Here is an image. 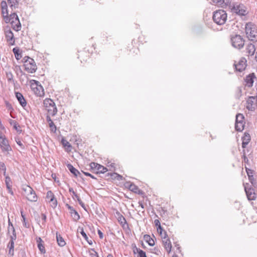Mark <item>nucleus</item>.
Instances as JSON below:
<instances>
[{"mask_svg":"<svg viewBox=\"0 0 257 257\" xmlns=\"http://www.w3.org/2000/svg\"><path fill=\"white\" fill-rule=\"evenodd\" d=\"M163 243L164 244V247L168 251V253H170L171 251L172 248V244L171 241L169 238H166V239H163Z\"/></svg>","mask_w":257,"mask_h":257,"instance_id":"obj_19","label":"nucleus"},{"mask_svg":"<svg viewBox=\"0 0 257 257\" xmlns=\"http://www.w3.org/2000/svg\"><path fill=\"white\" fill-rule=\"evenodd\" d=\"M33 92L35 93V94L39 97H43L44 96L45 93H44V90L42 86V85L40 84V83L35 80L33 79Z\"/></svg>","mask_w":257,"mask_h":257,"instance_id":"obj_7","label":"nucleus"},{"mask_svg":"<svg viewBox=\"0 0 257 257\" xmlns=\"http://www.w3.org/2000/svg\"><path fill=\"white\" fill-rule=\"evenodd\" d=\"M157 231L160 233V235L161 236H163V232H164L165 230L163 229L161 226L157 227Z\"/></svg>","mask_w":257,"mask_h":257,"instance_id":"obj_50","label":"nucleus"},{"mask_svg":"<svg viewBox=\"0 0 257 257\" xmlns=\"http://www.w3.org/2000/svg\"><path fill=\"white\" fill-rule=\"evenodd\" d=\"M244 116L242 114L238 113L236 115L235 128L237 131L241 132L244 129Z\"/></svg>","mask_w":257,"mask_h":257,"instance_id":"obj_8","label":"nucleus"},{"mask_svg":"<svg viewBox=\"0 0 257 257\" xmlns=\"http://www.w3.org/2000/svg\"><path fill=\"white\" fill-rule=\"evenodd\" d=\"M11 180H10V178L9 177H6V180H5V182H6V185H7V188H8V190H9V192L10 193H11L12 195L13 194V192L12 190V188H11V186L9 184V182H10Z\"/></svg>","mask_w":257,"mask_h":257,"instance_id":"obj_34","label":"nucleus"},{"mask_svg":"<svg viewBox=\"0 0 257 257\" xmlns=\"http://www.w3.org/2000/svg\"><path fill=\"white\" fill-rule=\"evenodd\" d=\"M70 213L74 220L77 221L80 218L79 214L74 209L73 210H71Z\"/></svg>","mask_w":257,"mask_h":257,"instance_id":"obj_33","label":"nucleus"},{"mask_svg":"<svg viewBox=\"0 0 257 257\" xmlns=\"http://www.w3.org/2000/svg\"><path fill=\"white\" fill-rule=\"evenodd\" d=\"M10 123L11 125H13L14 128L19 132L18 127H20L18 123L15 120L10 119L9 120Z\"/></svg>","mask_w":257,"mask_h":257,"instance_id":"obj_36","label":"nucleus"},{"mask_svg":"<svg viewBox=\"0 0 257 257\" xmlns=\"http://www.w3.org/2000/svg\"><path fill=\"white\" fill-rule=\"evenodd\" d=\"M213 21L218 25H222L225 24L227 20V14L223 10H219L215 11L213 15Z\"/></svg>","mask_w":257,"mask_h":257,"instance_id":"obj_2","label":"nucleus"},{"mask_svg":"<svg viewBox=\"0 0 257 257\" xmlns=\"http://www.w3.org/2000/svg\"><path fill=\"white\" fill-rule=\"evenodd\" d=\"M56 239L58 244L60 246H64L66 244V242L64 238L61 236L60 234L56 233Z\"/></svg>","mask_w":257,"mask_h":257,"instance_id":"obj_28","label":"nucleus"},{"mask_svg":"<svg viewBox=\"0 0 257 257\" xmlns=\"http://www.w3.org/2000/svg\"><path fill=\"white\" fill-rule=\"evenodd\" d=\"M24 192L23 195L26 196V198L30 200V201H32V200H31L29 197L28 196L29 194H32V188H31L30 186H28L26 187V188H24Z\"/></svg>","mask_w":257,"mask_h":257,"instance_id":"obj_21","label":"nucleus"},{"mask_svg":"<svg viewBox=\"0 0 257 257\" xmlns=\"http://www.w3.org/2000/svg\"><path fill=\"white\" fill-rule=\"evenodd\" d=\"M8 230H9V232H10V230H12V231L13 232V235L11 236V240H13V241H14V240H15L16 239L17 236H16V234L15 233V230L14 227L12 224H11V227H9Z\"/></svg>","mask_w":257,"mask_h":257,"instance_id":"obj_31","label":"nucleus"},{"mask_svg":"<svg viewBox=\"0 0 257 257\" xmlns=\"http://www.w3.org/2000/svg\"><path fill=\"white\" fill-rule=\"evenodd\" d=\"M83 174L85 175V176H89L91 178H92V179H96V178L93 176L92 175H91V174H90L89 173H88V172H83Z\"/></svg>","mask_w":257,"mask_h":257,"instance_id":"obj_56","label":"nucleus"},{"mask_svg":"<svg viewBox=\"0 0 257 257\" xmlns=\"http://www.w3.org/2000/svg\"><path fill=\"white\" fill-rule=\"evenodd\" d=\"M49 202L51 203V206L53 208H55L57 205V201L56 198L54 197V198H51Z\"/></svg>","mask_w":257,"mask_h":257,"instance_id":"obj_37","label":"nucleus"},{"mask_svg":"<svg viewBox=\"0 0 257 257\" xmlns=\"http://www.w3.org/2000/svg\"><path fill=\"white\" fill-rule=\"evenodd\" d=\"M19 1V0H8V3L9 7L13 10L18 8Z\"/></svg>","mask_w":257,"mask_h":257,"instance_id":"obj_24","label":"nucleus"},{"mask_svg":"<svg viewBox=\"0 0 257 257\" xmlns=\"http://www.w3.org/2000/svg\"><path fill=\"white\" fill-rule=\"evenodd\" d=\"M43 103L50 115L53 116L57 113V109L53 100L50 98H46Z\"/></svg>","mask_w":257,"mask_h":257,"instance_id":"obj_3","label":"nucleus"},{"mask_svg":"<svg viewBox=\"0 0 257 257\" xmlns=\"http://www.w3.org/2000/svg\"><path fill=\"white\" fill-rule=\"evenodd\" d=\"M8 247L9 248H14V241H13V240H10L9 244L8 245Z\"/></svg>","mask_w":257,"mask_h":257,"instance_id":"obj_52","label":"nucleus"},{"mask_svg":"<svg viewBox=\"0 0 257 257\" xmlns=\"http://www.w3.org/2000/svg\"><path fill=\"white\" fill-rule=\"evenodd\" d=\"M36 241L37 243V246L40 251L41 253L44 254L46 253V250L44 246V242L40 237L36 238Z\"/></svg>","mask_w":257,"mask_h":257,"instance_id":"obj_16","label":"nucleus"},{"mask_svg":"<svg viewBox=\"0 0 257 257\" xmlns=\"http://www.w3.org/2000/svg\"><path fill=\"white\" fill-rule=\"evenodd\" d=\"M136 250L138 253V257H147L146 252L143 250L136 247L135 250H134L135 253H136Z\"/></svg>","mask_w":257,"mask_h":257,"instance_id":"obj_32","label":"nucleus"},{"mask_svg":"<svg viewBox=\"0 0 257 257\" xmlns=\"http://www.w3.org/2000/svg\"><path fill=\"white\" fill-rule=\"evenodd\" d=\"M255 77L254 75L252 74L251 75H249L246 76L245 82V86L250 87L252 86L253 83V78Z\"/></svg>","mask_w":257,"mask_h":257,"instance_id":"obj_18","label":"nucleus"},{"mask_svg":"<svg viewBox=\"0 0 257 257\" xmlns=\"http://www.w3.org/2000/svg\"><path fill=\"white\" fill-rule=\"evenodd\" d=\"M13 52L15 54L16 59L19 60L22 57V54L20 52L19 48H18V47L14 48L13 49Z\"/></svg>","mask_w":257,"mask_h":257,"instance_id":"obj_29","label":"nucleus"},{"mask_svg":"<svg viewBox=\"0 0 257 257\" xmlns=\"http://www.w3.org/2000/svg\"><path fill=\"white\" fill-rule=\"evenodd\" d=\"M214 3L222 6V0H212Z\"/></svg>","mask_w":257,"mask_h":257,"instance_id":"obj_55","label":"nucleus"},{"mask_svg":"<svg viewBox=\"0 0 257 257\" xmlns=\"http://www.w3.org/2000/svg\"><path fill=\"white\" fill-rule=\"evenodd\" d=\"M80 233L82 235V236L84 238V239L86 240H87V239H88V237H87L86 233L84 231L83 228H81V231H80Z\"/></svg>","mask_w":257,"mask_h":257,"instance_id":"obj_49","label":"nucleus"},{"mask_svg":"<svg viewBox=\"0 0 257 257\" xmlns=\"http://www.w3.org/2000/svg\"><path fill=\"white\" fill-rule=\"evenodd\" d=\"M26 77V78L27 79V80L28 81H29V85H30V88L32 89V80L31 79H30V78H29V76L28 75L26 74H23Z\"/></svg>","mask_w":257,"mask_h":257,"instance_id":"obj_47","label":"nucleus"},{"mask_svg":"<svg viewBox=\"0 0 257 257\" xmlns=\"http://www.w3.org/2000/svg\"><path fill=\"white\" fill-rule=\"evenodd\" d=\"M3 17L6 23H10L11 24L10 17L9 15H5Z\"/></svg>","mask_w":257,"mask_h":257,"instance_id":"obj_51","label":"nucleus"},{"mask_svg":"<svg viewBox=\"0 0 257 257\" xmlns=\"http://www.w3.org/2000/svg\"><path fill=\"white\" fill-rule=\"evenodd\" d=\"M62 143L63 145L65 147H67L68 148L71 147V146L70 144V143L66 140L62 139Z\"/></svg>","mask_w":257,"mask_h":257,"instance_id":"obj_46","label":"nucleus"},{"mask_svg":"<svg viewBox=\"0 0 257 257\" xmlns=\"http://www.w3.org/2000/svg\"><path fill=\"white\" fill-rule=\"evenodd\" d=\"M245 169L249 182L251 183L252 186H253L254 187H256L257 186V182L253 177L252 171L251 170L247 169V168H245Z\"/></svg>","mask_w":257,"mask_h":257,"instance_id":"obj_15","label":"nucleus"},{"mask_svg":"<svg viewBox=\"0 0 257 257\" xmlns=\"http://www.w3.org/2000/svg\"><path fill=\"white\" fill-rule=\"evenodd\" d=\"M16 97L17 98L18 100L19 101L20 104L24 108H25V107L27 105V102L24 98L23 95L22 94V93L17 92H15Z\"/></svg>","mask_w":257,"mask_h":257,"instance_id":"obj_17","label":"nucleus"},{"mask_svg":"<svg viewBox=\"0 0 257 257\" xmlns=\"http://www.w3.org/2000/svg\"><path fill=\"white\" fill-rule=\"evenodd\" d=\"M98 165L96 163L92 162L90 164V167L92 170L96 171Z\"/></svg>","mask_w":257,"mask_h":257,"instance_id":"obj_43","label":"nucleus"},{"mask_svg":"<svg viewBox=\"0 0 257 257\" xmlns=\"http://www.w3.org/2000/svg\"><path fill=\"white\" fill-rule=\"evenodd\" d=\"M2 14L3 16L9 15L8 9H6L5 10L2 9Z\"/></svg>","mask_w":257,"mask_h":257,"instance_id":"obj_54","label":"nucleus"},{"mask_svg":"<svg viewBox=\"0 0 257 257\" xmlns=\"http://www.w3.org/2000/svg\"><path fill=\"white\" fill-rule=\"evenodd\" d=\"M98 234L100 238H101V239L103 238V233L100 230H98Z\"/></svg>","mask_w":257,"mask_h":257,"instance_id":"obj_60","label":"nucleus"},{"mask_svg":"<svg viewBox=\"0 0 257 257\" xmlns=\"http://www.w3.org/2000/svg\"><path fill=\"white\" fill-rule=\"evenodd\" d=\"M0 147L3 153L6 155L9 154V152L12 151L11 146L9 145L8 140L4 139L0 141Z\"/></svg>","mask_w":257,"mask_h":257,"instance_id":"obj_11","label":"nucleus"},{"mask_svg":"<svg viewBox=\"0 0 257 257\" xmlns=\"http://www.w3.org/2000/svg\"><path fill=\"white\" fill-rule=\"evenodd\" d=\"M38 197L35 194V192L33 191V202H36L37 201Z\"/></svg>","mask_w":257,"mask_h":257,"instance_id":"obj_61","label":"nucleus"},{"mask_svg":"<svg viewBox=\"0 0 257 257\" xmlns=\"http://www.w3.org/2000/svg\"><path fill=\"white\" fill-rule=\"evenodd\" d=\"M243 161L245 163H247L248 161V159L245 155L244 150H243Z\"/></svg>","mask_w":257,"mask_h":257,"instance_id":"obj_59","label":"nucleus"},{"mask_svg":"<svg viewBox=\"0 0 257 257\" xmlns=\"http://www.w3.org/2000/svg\"><path fill=\"white\" fill-rule=\"evenodd\" d=\"M128 188L131 191L135 193H138L139 192H140V189L138 188V187L133 183L130 184Z\"/></svg>","mask_w":257,"mask_h":257,"instance_id":"obj_35","label":"nucleus"},{"mask_svg":"<svg viewBox=\"0 0 257 257\" xmlns=\"http://www.w3.org/2000/svg\"><path fill=\"white\" fill-rule=\"evenodd\" d=\"M175 247H177V249L178 250V252H181V249H180V247L179 246V245L177 243H175Z\"/></svg>","mask_w":257,"mask_h":257,"instance_id":"obj_64","label":"nucleus"},{"mask_svg":"<svg viewBox=\"0 0 257 257\" xmlns=\"http://www.w3.org/2000/svg\"><path fill=\"white\" fill-rule=\"evenodd\" d=\"M75 198L77 199V200L78 201L79 204H80V205L83 208H84L85 210H86V207H85V205L84 204V203L82 201V200H81V199L80 198L79 196L78 195L76 196V197H75Z\"/></svg>","mask_w":257,"mask_h":257,"instance_id":"obj_41","label":"nucleus"},{"mask_svg":"<svg viewBox=\"0 0 257 257\" xmlns=\"http://www.w3.org/2000/svg\"><path fill=\"white\" fill-rule=\"evenodd\" d=\"M0 169L4 172V174L5 175L6 172V167L5 164L3 162H0Z\"/></svg>","mask_w":257,"mask_h":257,"instance_id":"obj_44","label":"nucleus"},{"mask_svg":"<svg viewBox=\"0 0 257 257\" xmlns=\"http://www.w3.org/2000/svg\"><path fill=\"white\" fill-rule=\"evenodd\" d=\"M54 195L51 191H49L47 193L46 198L49 200L51 199V198H54Z\"/></svg>","mask_w":257,"mask_h":257,"instance_id":"obj_42","label":"nucleus"},{"mask_svg":"<svg viewBox=\"0 0 257 257\" xmlns=\"http://www.w3.org/2000/svg\"><path fill=\"white\" fill-rule=\"evenodd\" d=\"M7 77L9 82H12L14 84L15 83V80L13 79V75L11 72L7 73Z\"/></svg>","mask_w":257,"mask_h":257,"instance_id":"obj_38","label":"nucleus"},{"mask_svg":"<svg viewBox=\"0 0 257 257\" xmlns=\"http://www.w3.org/2000/svg\"><path fill=\"white\" fill-rule=\"evenodd\" d=\"M257 107V97L250 96L246 101V108L250 111H253Z\"/></svg>","mask_w":257,"mask_h":257,"instance_id":"obj_9","label":"nucleus"},{"mask_svg":"<svg viewBox=\"0 0 257 257\" xmlns=\"http://www.w3.org/2000/svg\"><path fill=\"white\" fill-rule=\"evenodd\" d=\"M69 191L70 193H72V195L74 196V197H76V196H77L78 195L75 192V191H74L73 189L72 188H69Z\"/></svg>","mask_w":257,"mask_h":257,"instance_id":"obj_53","label":"nucleus"},{"mask_svg":"<svg viewBox=\"0 0 257 257\" xmlns=\"http://www.w3.org/2000/svg\"><path fill=\"white\" fill-rule=\"evenodd\" d=\"M161 237L163 238V239H166V238H168V235L166 231L163 232V236H161Z\"/></svg>","mask_w":257,"mask_h":257,"instance_id":"obj_58","label":"nucleus"},{"mask_svg":"<svg viewBox=\"0 0 257 257\" xmlns=\"http://www.w3.org/2000/svg\"><path fill=\"white\" fill-rule=\"evenodd\" d=\"M89 255L91 257H99L98 253L94 248H91L89 250Z\"/></svg>","mask_w":257,"mask_h":257,"instance_id":"obj_40","label":"nucleus"},{"mask_svg":"<svg viewBox=\"0 0 257 257\" xmlns=\"http://www.w3.org/2000/svg\"><path fill=\"white\" fill-rule=\"evenodd\" d=\"M23 62L24 63L23 67L24 70L27 71L28 73H32V58L25 56L23 59Z\"/></svg>","mask_w":257,"mask_h":257,"instance_id":"obj_10","label":"nucleus"},{"mask_svg":"<svg viewBox=\"0 0 257 257\" xmlns=\"http://www.w3.org/2000/svg\"><path fill=\"white\" fill-rule=\"evenodd\" d=\"M21 214H22V218L23 219V220H24V223H23V224L24 225L27 227V228H28L29 227V224H28L26 222V218L25 217V216L23 214V212H21Z\"/></svg>","mask_w":257,"mask_h":257,"instance_id":"obj_45","label":"nucleus"},{"mask_svg":"<svg viewBox=\"0 0 257 257\" xmlns=\"http://www.w3.org/2000/svg\"><path fill=\"white\" fill-rule=\"evenodd\" d=\"M232 46L238 49L242 48L244 45V41L241 36L235 35L231 38Z\"/></svg>","mask_w":257,"mask_h":257,"instance_id":"obj_5","label":"nucleus"},{"mask_svg":"<svg viewBox=\"0 0 257 257\" xmlns=\"http://www.w3.org/2000/svg\"><path fill=\"white\" fill-rule=\"evenodd\" d=\"M144 238L145 241L148 243L150 246H153L155 245L154 240L148 234H145L144 236Z\"/></svg>","mask_w":257,"mask_h":257,"instance_id":"obj_26","label":"nucleus"},{"mask_svg":"<svg viewBox=\"0 0 257 257\" xmlns=\"http://www.w3.org/2000/svg\"><path fill=\"white\" fill-rule=\"evenodd\" d=\"M246 50V52L248 53L249 55L252 56L255 51V46L253 44L250 43L247 45Z\"/></svg>","mask_w":257,"mask_h":257,"instance_id":"obj_23","label":"nucleus"},{"mask_svg":"<svg viewBox=\"0 0 257 257\" xmlns=\"http://www.w3.org/2000/svg\"><path fill=\"white\" fill-rule=\"evenodd\" d=\"M46 120L48 122L49 127L51 128V131H53V132H55L56 131V126L53 123V121L52 120V119L49 115H47Z\"/></svg>","mask_w":257,"mask_h":257,"instance_id":"obj_27","label":"nucleus"},{"mask_svg":"<svg viewBox=\"0 0 257 257\" xmlns=\"http://www.w3.org/2000/svg\"><path fill=\"white\" fill-rule=\"evenodd\" d=\"M41 217L42 220L43 221V222H45L46 220V216L45 214L42 213L41 214Z\"/></svg>","mask_w":257,"mask_h":257,"instance_id":"obj_62","label":"nucleus"},{"mask_svg":"<svg viewBox=\"0 0 257 257\" xmlns=\"http://www.w3.org/2000/svg\"><path fill=\"white\" fill-rule=\"evenodd\" d=\"M10 17L11 24L12 28L16 31L20 30L21 28V24L16 13H12L11 14H10Z\"/></svg>","mask_w":257,"mask_h":257,"instance_id":"obj_6","label":"nucleus"},{"mask_svg":"<svg viewBox=\"0 0 257 257\" xmlns=\"http://www.w3.org/2000/svg\"><path fill=\"white\" fill-rule=\"evenodd\" d=\"M107 171V169L106 168L104 167V166L98 164L97 166V170H96V173H104L106 172Z\"/></svg>","mask_w":257,"mask_h":257,"instance_id":"obj_30","label":"nucleus"},{"mask_svg":"<svg viewBox=\"0 0 257 257\" xmlns=\"http://www.w3.org/2000/svg\"><path fill=\"white\" fill-rule=\"evenodd\" d=\"M235 69L239 71L242 72L246 67V60L244 58H241L238 61L237 64H234Z\"/></svg>","mask_w":257,"mask_h":257,"instance_id":"obj_13","label":"nucleus"},{"mask_svg":"<svg viewBox=\"0 0 257 257\" xmlns=\"http://www.w3.org/2000/svg\"><path fill=\"white\" fill-rule=\"evenodd\" d=\"M245 33L248 40L251 41H257V28L251 23L245 25Z\"/></svg>","mask_w":257,"mask_h":257,"instance_id":"obj_1","label":"nucleus"},{"mask_svg":"<svg viewBox=\"0 0 257 257\" xmlns=\"http://www.w3.org/2000/svg\"><path fill=\"white\" fill-rule=\"evenodd\" d=\"M154 223L155 225L156 226L157 228L158 227H160L161 225L160 222L158 219H155L154 221Z\"/></svg>","mask_w":257,"mask_h":257,"instance_id":"obj_57","label":"nucleus"},{"mask_svg":"<svg viewBox=\"0 0 257 257\" xmlns=\"http://www.w3.org/2000/svg\"><path fill=\"white\" fill-rule=\"evenodd\" d=\"M244 187L248 200H254L256 198V195L254 189L251 187L247 188L246 186H244Z\"/></svg>","mask_w":257,"mask_h":257,"instance_id":"obj_12","label":"nucleus"},{"mask_svg":"<svg viewBox=\"0 0 257 257\" xmlns=\"http://www.w3.org/2000/svg\"><path fill=\"white\" fill-rule=\"evenodd\" d=\"M67 167L69 171L75 176L77 177L78 175L80 174V173L78 171V170L75 169L71 164H67Z\"/></svg>","mask_w":257,"mask_h":257,"instance_id":"obj_22","label":"nucleus"},{"mask_svg":"<svg viewBox=\"0 0 257 257\" xmlns=\"http://www.w3.org/2000/svg\"><path fill=\"white\" fill-rule=\"evenodd\" d=\"M117 219L120 224L122 225L126 223V220L125 218L121 214H119Z\"/></svg>","mask_w":257,"mask_h":257,"instance_id":"obj_39","label":"nucleus"},{"mask_svg":"<svg viewBox=\"0 0 257 257\" xmlns=\"http://www.w3.org/2000/svg\"><path fill=\"white\" fill-rule=\"evenodd\" d=\"M5 36L7 39V41L9 43L10 45H15V39L14 36V34L10 29L8 30H6L5 31Z\"/></svg>","mask_w":257,"mask_h":257,"instance_id":"obj_14","label":"nucleus"},{"mask_svg":"<svg viewBox=\"0 0 257 257\" xmlns=\"http://www.w3.org/2000/svg\"><path fill=\"white\" fill-rule=\"evenodd\" d=\"M234 2H232L231 0H222L221 7L230 9L233 5Z\"/></svg>","mask_w":257,"mask_h":257,"instance_id":"obj_25","label":"nucleus"},{"mask_svg":"<svg viewBox=\"0 0 257 257\" xmlns=\"http://www.w3.org/2000/svg\"><path fill=\"white\" fill-rule=\"evenodd\" d=\"M230 10L232 13L239 16H245L247 14L246 7L241 3H234Z\"/></svg>","mask_w":257,"mask_h":257,"instance_id":"obj_4","label":"nucleus"},{"mask_svg":"<svg viewBox=\"0 0 257 257\" xmlns=\"http://www.w3.org/2000/svg\"><path fill=\"white\" fill-rule=\"evenodd\" d=\"M1 5L2 9L5 10L6 9H8L7 4L6 1H2L1 2Z\"/></svg>","mask_w":257,"mask_h":257,"instance_id":"obj_48","label":"nucleus"},{"mask_svg":"<svg viewBox=\"0 0 257 257\" xmlns=\"http://www.w3.org/2000/svg\"><path fill=\"white\" fill-rule=\"evenodd\" d=\"M242 147L243 148H245L250 140V137L249 134L245 133L242 138Z\"/></svg>","mask_w":257,"mask_h":257,"instance_id":"obj_20","label":"nucleus"},{"mask_svg":"<svg viewBox=\"0 0 257 257\" xmlns=\"http://www.w3.org/2000/svg\"><path fill=\"white\" fill-rule=\"evenodd\" d=\"M14 248H9V254L11 255H14Z\"/></svg>","mask_w":257,"mask_h":257,"instance_id":"obj_63","label":"nucleus"}]
</instances>
